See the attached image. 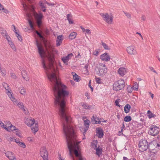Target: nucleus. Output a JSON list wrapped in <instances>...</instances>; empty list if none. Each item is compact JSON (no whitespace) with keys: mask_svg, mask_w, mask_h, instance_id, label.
<instances>
[{"mask_svg":"<svg viewBox=\"0 0 160 160\" xmlns=\"http://www.w3.org/2000/svg\"><path fill=\"white\" fill-rule=\"evenodd\" d=\"M62 41H59L57 39L56 41V46H60L62 44Z\"/></svg>","mask_w":160,"mask_h":160,"instance_id":"nucleus-44","label":"nucleus"},{"mask_svg":"<svg viewBox=\"0 0 160 160\" xmlns=\"http://www.w3.org/2000/svg\"><path fill=\"white\" fill-rule=\"evenodd\" d=\"M4 38L7 40L8 43H10V42H12V41H11V38H10V37L8 36V34L6 35V36H5L4 37Z\"/></svg>","mask_w":160,"mask_h":160,"instance_id":"nucleus-36","label":"nucleus"},{"mask_svg":"<svg viewBox=\"0 0 160 160\" xmlns=\"http://www.w3.org/2000/svg\"><path fill=\"white\" fill-rule=\"evenodd\" d=\"M127 90L129 92H132V88L130 86L128 87Z\"/></svg>","mask_w":160,"mask_h":160,"instance_id":"nucleus-50","label":"nucleus"},{"mask_svg":"<svg viewBox=\"0 0 160 160\" xmlns=\"http://www.w3.org/2000/svg\"><path fill=\"white\" fill-rule=\"evenodd\" d=\"M72 17L71 14H69L67 15V20L70 19V18L72 19Z\"/></svg>","mask_w":160,"mask_h":160,"instance_id":"nucleus-49","label":"nucleus"},{"mask_svg":"<svg viewBox=\"0 0 160 160\" xmlns=\"http://www.w3.org/2000/svg\"><path fill=\"white\" fill-rule=\"evenodd\" d=\"M96 82L98 84L102 83V82L101 78H95Z\"/></svg>","mask_w":160,"mask_h":160,"instance_id":"nucleus-38","label":"nucleus"},{"mask_svg":"<svg viewBox=\"0 0 160 160\" xmlns=\"http://www.w3.org/2000/svg\"><path fill=\"white\" fill-rule=\"evenodd\" d=\"M102 44L105 49L108 50H109L110 49V48H109V46L105 43L103 42L102 41Z\"/></svg>","mask_w":160,"mask_h":160,"instance_id":"nucleus-29","label":"nucleus"},{"mask_svg":"<svg viewBox=\"0 0 160 160\" xmlns=\"http://www.w3.org/2000/svg\"><path fill=\"white\" fill-rule=\"evenodd\" d=\"M98 144V142L97 140H94L92 142L91 146L92 148H93L94 149H95L97 148V144Z\"/></svg>","mask_w":160,"mask_h":160,"instance_id":"nucleus-24","label":"nucleus"},{"mask_svg":"<svg viewBox=\"0 0 160 160\" xmlns=\"http://www.w3.org/2000/svg\"><path fill=\"white\" fill-rule=\"evenodd\" d=\"M90 122V121L88 120H86L84 121V125L85 128H82L81 129V131H83V133L84 136H85L86 133L88 130Z\"/></svg>","mask_w":160,"mask_h":160,"instance_id":"nucleus-11","label":"nucleus"},{"mask_svg":"<svg viewBox=\"0 0 160 160\" xmlns=\"http://www.w3.org/2000/svg\"><path fill=\"white\" fill-rule=\"evenodd\" d=\"M18 90L20 92V93L23 95H24L26 93L25 89L23 87H20L18 88Z\"/></svg>","mask_w":160,"mask_h":160,"instance_id":"nucleus-27","label":"nucleus"},{"mask_svg":"<svg viewBox=\"0 0 160 160\" xmlns=\"http://www.w3.org/2000/svg\"><path fill=\"white\" fill-rule=\"evenodd\" d=\"M159 129L158 127L153 125L150 128L149 133L151 135L155 136L159 133Z\"/></svg>","mask_w":160,"mask_h":160,"instance_id":"nucleus-8","label":"nucleus"},{"mask_svg":"<svg viewBox=\"0 0 160 160\" xmlns=\"http://www.w3.org/2000/svg\"><path fill=\"white\" fill-rule=\"evenodd\" d=\"M77 35V33L76 32H72L69 36V38L71 40L75 39Z\"/></svg>","mask_w":160,"mask_h":160,"instance_id":"nucleus-25","label":"nucleus"},{"mask_svg":"<svg viewBox=\"0 0 160 160\" xmlns=\"http://www.w3.org/2000/svg\"><path fill=\"white\" fill-rule=\"evenodd\" d=\"M40 154L43 160H48V153L45 148L43 147L41 148L40 149Z\"/></svg>","mask_w":160,"mask_h":160,"instance_id":"nucleus-10","label":"nucleus"},{"mask_svg":"<svg viewBox=\"0 0 160 160\" xmlns=\"http://www.w3.org/2000/svg\"><path fill=\"white\" fill-rule=\"evenodd\" d=\"M16 35V37H17L18 38L19 41H22V36L21 35H20L19 34H18L17 35Z\"/></svg>","mask_w":160,"mask_h":160,"instance_id":"nucleus-47","label":"nucleus"},{"mask_svg":"<svg viewBox=\"0 0 160 160\" xmlns=\"http://www.w3.org/2000/svg\"><path fill=\"white\" fill-rule=\"evenodd\" d=\"M0 70L1 72L2 73V75L5 76L6 74V72L4 68H2L0 67Z\"/></svg>","mask_w":160,"mask_h":160,"instance_id":"nucleus-34","label":"nucleus"},{"mask_svg":"<svg viewBox=\"0 0 160 160\" xmlns=\"http://www.w3.org/2000/svg\"><path fill=\"white\" fill-rule=\"evenodd\" d=\"M0 126L2 127L3 128H4L5 127V125H4V123L1 121H0Z\"/></svg>","mask_w":160,"mask_h":160,"instance_id":"nucleus-56","label":"nucleus"},{"mask_svg":"<svg viewBox=\"0 0 160 160\" xmlns=\"http://www.w3.org/2000/svg\"><path fill=\"white\" fill-rule=\"evenodd\" d=\"M101 59L103 61L108 62L110 60V56L107 53H105L100 56Z\"/></svg>","mask_w":160,"mask_h":160,"instance_id":"nucleus-14","label":"nucleus"},{"mask_svg":"<svg viewBox=\"0 0 160 160\" xmlns=\"http://www.w3.org/2000/svg\"><path fill=\"white\" fill-rule=\"evenodd\" d=\"M5 154L6 156L10 160H16L15 155L12 152L8 151Z\"/></svg>","mask_w":160,"mask_h":160,"instance_id":"nucleus-15","label":"nucleus"},{"mask_svg":"<svg viewBox=\"0 0 160 160\" xmlns=\"http://www.w3.org/2000/svg\"><path fill=\"white\" fill-rule=\"evenodd\" d=\"M8 44L10 45L11 47L13 50L14 51H16V49L15 46L13 43L12 41L11 42H10V43H9Z\"/></svg>","mask_w":160,"mask_h":160,"instance_id":"nucleus-32","label":"nucleus"},{"mask_svg":"<svg viewBox=\"0 0 160 160\" xmlns=\"http://www.w3.org/2000/svg\"><path fill=\"white\" fill-rule=\"evenodd\" d=\"M107 72V68L106 65L103 64H101L98 69V71L97 72L96 74L99 76H103L105 75Z\"/></svg>","mask_w":160,"mask_h":160,"instance_id":"nucleus-6","label":"nucleus"},{"mask_svg":"<svg viewBox=\"0 0 160 160\" xmlns=\"http://www.w3.org/2000/svg\"><path fill=\"white\" fill-rule=\"evenodd\" d=\"M123 128H122V127L121 131H119L118 132V135H121L122 134H123V133H122V131L123 130V128L125 127L124 125V124H123Z\"/></svg>","mask_w":160,"mask_h":160,"instance_id":"nucleus-45","label":"nucleus"},{"mask_svg":"<svg viewBox=\"0 0 160 160\" xmlns=\"http://www.w3.org/2000/svg\"><path fill=\"white\" fill-rule=\"evenodd\" d=\"M124 120L126 122H129L132 120V118L130 116H126L124 118Z\"/></svg>","mask_w":160,"mask_h":160,"instance_id":"nucleus-30","label":"nucleus"},{"mask_svg":"<svg viewBox=\"0 0 160 160\" xmlns=\"http://www.w3.org/2000/svg\"><path fill=\"white\" fill-rule=\"evenodd\" d=\"M72 75L73 76V79L76 82H78L80 81V77L75 72H72Z\"/></svg>","mask_w":160,"mask_h":160,"instance_id":"nucleus-22","label":"nucleus"},{"mask_svg":"<svg viewBox=\"0 0 160 160\" xmlns=\"http://www.w3.org/2000/svg\"><path fill=\"white\" fill-rule=\"evenodd\" d=\"M99 51L96 50L93 52V54L95 56H97L98 55Z\"/></svg>","mask_w":160,"mask_h":160,"instance_id":"nucleus-46","label":"nucleus"},{"mask_svg":"<svg viewBox=\"0 0 160 160\" xmlns=\"http://www.w3.org/2000/svg\"><path fill=\"white\" fill-rule=\"evenodd\" d=\"M22 4L23 6V7L24 9L27 12V15L28 17H29L30 15L28 12V11L30 10L32 12H33L35 9L34 7L32 5H28L25 3L24 2H22Z\"/></svg>","mask_w":160,"mask_h":160,"instance_id":"nucleus-7","label":"nucleus"},{"mask_svg":"<svg viewBox=\"0 0 160 160\" xmlns=\"http://www.w3.org/2000/svg\"><path fill=\"white\" fill-rule=\"evenodd\" d=\"M4 128L7 131L10 132L11 131H16V132H18V130L16 128V127L14 126L11 125L10 126L8 125V124L5 125V127Z\"/></svg>","mask_w":160,"mask_h":160,"instance_id":"nucleus-17","label":"nucleus"},{"mask_svg":"<svg viewBox=\"0 0 160 160\" xmlns=\"http://www.w3.org/2000/svg\"><path fill=\"white\" fill-rule=\"evenodd\" d=\"M139 149L140 151L143 152L149 148V144L148 142L146 140H141L138 143Z\"/></svg>","mask_w":160,"mask_h":160,"instance_id":"nucleus-3","label":"nucleus"},{"mask_svg":"<svg viewBox=\"0 0 160 160\" xmlns=\"http://www.w3.org/2000/svg\"><path fill=\"white\" fill-rule=\"evenodd\" d=\"M62 35H60L58 36L57 38V39L59 41H62Z\"/></svg>","mask_w":160,"mask_h":160,"instance_id":"nucleus-48","label":"nucleus"},{"mask_svg":"<svg viewBox=\"0 0 160 160\" xmlns=\"http://www.w3.org/2000/svg\"><path fill=\"white\" fill-rule=\"evenodd\" d=\"M82 106L83 108L85 109H90V107L89 106H88L86 103H83L82 104Z\"/></svg>","mask_w":160,"mask_h":160,"instance_id":"nucleus-40","label":"nucleus"},{"mask_svg":"<svg viewBox=\"0 0 160 160\" xmlns=\"http://www.w3.org/2000/svg\"><path fill=\"white\" fill-rule=\"evenodd\" d=\"M149 69L151 71H152L153 72L155 73H157L156 72V71L155 70H154V69L153 67H149Z\"/></svg>","mask_w":160,"mask_h":160,"instance_id":"nucleus-57","label":"nucleus"},{"mask_svg":"<svg viewBox=\"0 0 160 160\" xmlns=\"http://www.w3.org/2000/svg\"><path fill=\"white\" fill-rule=\"evenodd\" d=\"M125 86V82L123 80H119L116 81L113 84V89L119 91L123 89Z\"/></svg>","mask_w":160,"mask_h":160,"instance_id":"nucleus-4","label":"nucleus"},{"mask_svg":"<svg viewBox=\"0 0 160 160\" xmlns=\"http://www.w3.org/2000/svg\"><path fill=\"white\" fill-rule=\"evenodd\" d=\"M100 15L103 18V20L109 24H112L113 18L112 15H109L108 13H101Z\"/></svg>","mask_w":160,"mask_h":160,"instance_id":"nucleus-5","label":"nucleus"},{"mask_svg":"<svg viewBox=\"0 0 160 160\" xmlns=\"http://www.w3.org/2000/svg\"><path fill=\"white\" fill-rule=\"evenodd\" d=\"M8 96L9 98H10L11 100L13 102H14L19 108H20L22 109V110L23 111H25V110L24 108V105L23 103L21 102H18L17 101L16 99L12 96V94H10V95L8 94Z\"/></svg>","mask_w":160,"mask_h":160,"instance_id":"nucleus-9","label":"nucleus"},{"mask_svg":"<svg viewBox=\"0 0 160 160\" xmlns=\"http://www.w3.org/2000/svg\"><path fill=\"white\" fill-rule=\"evenodd\" d=\"M10 75L11 77L13 79H16L17 78V77L14 73H11Z\"/></svg>","mask_w":160,"mask_h":160,"instance_id":"nucleus-42","label":"nucleus"},{"mask_svg":"<svg viewBox=\"0 0 160 160\" xmlns=\"http://www.w3.org/2000/svg\"><path fill=\"white\" fill-rule=\"evenodd\" d=\"M128 53L130 55H135L136 53L135 47L133 45H131L127 48Z\"/></svg>","mask_w":160,"mask_h":160,"instance_id":"nucleus-12","label":"nucleus"},{"mask_svg":"<svg viewBox=\"0 0 160 160\" xmlns=\"http://www.w3.org/2000/svg\"><path fill=\"white\" fill-rule=\"evenodd\" d=\"M115 103L116 105L117 106L120 107V105L119 104V100H115Z\"/></svg>","mask_w":160,"mask_h":160,"instance_id":"nucleus-55","label":"nucleus"},{"mask_svg":"<svg viewBox=\"0 0 160 160\" xmlns=\"http://www.w3.org/2000/svg\"><path fill=\"white\" fill-rule=\"evenodd\" d=\"M3 86L5 88L7 92V93H8V94L10 95V94H12L11 92H10V91H9V90H8L9 86H8V85L7 84L5 83H4L3 84Z\"/></svg>","mask_w":160,"mask_h":160,"instance_id":"nucleus-28","label":"nucleus"},{"mask_svg":"<svg viewBox=\"0 0 160 160\" xmlns=\"http://www.w3.org/2000/svg\"><path fill=\"white\" fill-rule=\"evenodd\" d=\"M2 12L6 13H8L9 12V11L7 9L4 8Z\"/></svg>","mask_w":160,"mask_h":160,"instance_id":"nucleus-58","label":"nucleus"},{"mask_svg":"<svg viewBox=\"0 0 160 160\" xmlns=\"http://www.w3.org/2000/svg\"><path fill=\"white\" fill-rule=\"evenodd\" d=\"M96 130L97 133L98 135V137L100 138H102L103 135V133L102 129L100 128H97Z\"/></svg>","mask_w":160,"mask_h":160,"instance_id":"nucleus-20","label":"nucleus"},{"mask_svg":"<svg viewBox=\"0 0 160 160\" xmlns=\"http://www.w3.org/2000/svg\"><path fill=\"white\" fill-rule=\"evenodd\" d=\"M5 8H4V7L3 6H2V4L1 5V6H0V11H2Z\"/></svg>","mask_w":160,"mask_h":160,"instance_id":"nucleus-62","label":"nucleus"},{"mask_svg":"<svg viewBox=\"0 0 160 160\" xmlns=\"http://www.w3.org/2000/svg\"><path fill=\"white\" fill-rule=\"evenodd\" d=\"M80 28L82 29L83 32H84L86 31V29H85L84 28L82 27V26L80 27Z\"/></svg>","mask_w":160,"mask_h":160,"instance_id":"nucleus-63","label":"nucleus"},{"mask_svg":"<svg viewBox=\"0 0 160 160\" xmlns=\"http://www.w3.org/2000/svg\"><path fill=\"white\" fill-rule=\"evenodd\" d=\"M148 116L150 118H151L154 117V114L152 113L151 112L150 114Z\"/></svg>","mask_w":160,"mask_h":160,"instance_id":"nucleus-60","label":"nucleus"},{"mask_svg":"<svg viewBox=\"0 0 160 160\" xmlns=\"http://www.w3.org/2000/svg\"><path fill=\"white\" fill-rule=\"evenodd\" d=\"M43 17V15L42 13H37L36 15V18L38 25L40 27L42 24L41 20Z\"/></svg>","mask_w":160,"mask_h":160,"instance_id":"nucleus-13","label":"nucleus"},{"mask_svg":"<svg viewBox=\"0 0 160 160\" xmlns=\"http://www.w3.org/2000/svg\"><path fill=\"white\" fill-rule=\"evenodd\" d=\"M66 99H55V103L59 108V113L62 123L69 154L73 158L72 152L73 151L76 156L78 158L79 160H82L81 154L78 151L79 149L78 144L80 142H76V136L73 127L70 125L71 118L66 112Z\"/></svg>","mask_w":160,"mask_h":160,"instance_id":"nucleus-1","label":"nucleus"},{"mask_svg":"<svg viewBox=\"0 0 160 160\" xmlns=\"http://www.w3.org/2000/svg\"><path fill=\"white\" fill-rule=\"evenodd\" d=\"M131 108V106L129 104H126L124 108V110L125 112L126 113H128L130 109Z\"/></svg>","mask_w":160,"mask_h":160,"instance_id":"nucleus-26","label":"nucleus"},{"mask_svg":"<svg viewBox=\"0 0 160 160\" xmlns=\"http://www.w3.org/2000/svg\"><path fill=\"white\" fill-rule=\"evenodd\" d=\"M39 4L41 8H46L44 3H43L42 1H40Z\"/></svg>","mask_w":160,"mask_h":160,"instance_id":"nucleus-35","label":"nucleus"},{"mask_svg":"<svg viewBox=\"0 0 160 160\" xmlns=\"http://www.w3.org/2000/svg\"><path fill=\"white\" fill-rule=\"evenodd\" d=\"M123 160H129V159L126 157H123Z\"/></svg>","mask_w":160,"mask_h":160,"instance_id":"nucleus-64","label":"nucleus"},{"mask_svg":"<svg viewBox=\"0 0 160 160\" xmlns=\"http://www.w3.org/2000/svg\"><path fill=\"white\" fill-rule=\"evenodd\" d=\"M68 20V21L69 24H73V22L72 20V18H70V19Z\"/></svg>","mask_w":160,"mask_h":160,"instance_id":"nucleus-54","label":"nucleus"},{"mask_svg":"<svg viewBox=\"0 0 160 160\" xmlns=\"http://www.w3.org/2000/svg\"><path fill=\"white\" fill-rule=\"evenodd\" d=\"M85 32L87 34H90L91 33V31L90 30L88 29H86Z\"/></svg>","mask_w":160,"mask_h":160,"instance_id":"nucleus-59","label":"nucleus"},{"mask_svg":"<svg viewBox=\"0 0 160 160\" xmlns=\"http://www.w3.org/2000/svg\"><path fill=\"white\" fill-rule=\"evenodd\" d=\"M25 124L29 127H31L33 124H35V127H33L31 128L32 131L34 133L38 130V123H36L35 120L32 118H27L25 121Z\"/></svg>","mask_w":160,"mask_h":160,"instance_id":"nucleus-2","label":"nucleus"},{"mask_svg":"<svg viewBox=\"0 0 160 160\" xmlns=\"http://www.w3.org/2000/svg\"><path fill=\"white\" fill-rule=\"evenodd\" d=\"M123 12L128 18H131V15L130 13L124 11H123Z\"/></svg>","mask_w":160,"mask_h":160,"instance_id":"nucleus-39","label":"nucleus"},{"mask_svg":"<svg viewBox=\"0 0 160 160\" xmlns=\"http://www.w3.org/2000/svg\"><path fill=\"white\" fill-rule=\"evenodd\" d=\"M15 142H16L17 143H18V144L19 143V142H20L19 139L18 138V139L16 138V139H15Z\"/></svg>","mask_w":160,"mask_h":160,"instance_id":"nucleus-61","label":"nucleus"},{"mask_svg":"<svg viewBox=\"0 0 160 160\" xmlns=\"http://www.w3.org/2000/svg\"><path fill=\"white\" fill-rule=\"evenodd\" d=\"M96 151V154L99 157L102 154V149L98 146V148L95 149Z\"/></svg>","mask_w":160,"mask_h":160,"instance_id":"nucleus-23","label":"nucleus"},{"mask_svg":"<svg viewBox=\"0 0 160 160\" xmlns=\"http://www.w3.org/2000/svg\"><path fill=\"white\" fill-rule=\"evenodd\" d=\"M88 86L90 88L91 91L92 92H93V88L91 86V80H90L89 82V84H88Z\"/></svg>","mask_w":160,"mask_h":160,"instance_id":"nucleus-52","label":"nucleus"},{"mask_svg":"<svg viewBox=\"0 0 160 160\" xmlns=\"http://www.w3.org/2000/svg\"><path fill=\"white\" fill-rule=\"evenodd\" d=\"M48 4L49 5V6H54L55 5H56V4H57L58 5V4L56 2V3H48Z\"/></svg>","mask_w":160,"mask_h":160,"instance_id":"nucleus-51","label":"nucleus"},{"mask_svg":"<svg viewBox=\"0 0 160 160\" xmlns=\"http://www.w3.org/2000/svg\"><path fill=\"white\" fill-rule=\"evenodd\" d=\"M118 72L121 76H123L126 73L127 71L125 68H121L118 69Z\"/></svg>","mask_w":160,"mask_h":160,"instance_id":"nucleus-19","label":"nucleus"},{"mask_svg":"<svg viewBox=\"0 0 160 160\" xmlns=\"http://www.w3.org/2000/svg\"><path fill=\"white\" fill-rule=\"evenodd\" d=\"M18 145L21 147L23 148H24L26 147V146L25 144L23 142H19V143L18 144Z\"/></svg>","mask_w":160,"mask_h":160,"instance_id":"nucleus-37","label":"nucleus"},{"mask_svg":"<svg viewBox=\"0 0 160 160\" xmlns=\"http://www.w3.org/2000/svg\"><path fill=\"white\" fill-rule=\"evenodd\" d=\"M35 32L36 33L38 36L41 39H42L43 41H44L45 40V38L38 31L35 30Z\"/></svg>","mask_w":160,"mask_h":160,"instance_id":"nucleus-31","label":"nucleus"},{"mask_svg":"<svg viewBox=\"0 0 160 160\" xmlns=\"http://www.w3.org/2000/svg\"><path fill=\"white\" fill-rule=\"evenodd\" d=\"M22 75L24 79H25L26 81H29V78L28 77L25 70H23L22 72Z\"/></svg>","mask_w":160,"mask_h":160,"instance_id":"nucleus-21","label":"nucleus"},{"mask_svg":"<svg viewBox=\"0 0 160 160\" xmlns=\"http://www.w3.org/2000/svg\"><path fill=\"white\" fill-rule=\"evenodd\" d=\"M73 54L72 53H71L69 54L67 56L63 57L62 59V60L64 64L67 65H68V62L69 60L71 58Z\"/></svg>","mask_w":160,"mask_h":160,"instance_id":"nucleus-16","label":"nucleus"},{"mask_svg":"<svg viewBox=\"0 0 160 160\" xmlns=\"http://www.w3.org/2000/svg\"><path fill=\"white\" fill-rule=\"evenodd\" d=\"M133 89L134 90H138V86L137 85V84H135L132 87Z\"/></svg>","mask_w":160,"mask_h":160,"instance_id":"nucleus-43","label":"nucleus"},{"mask_svg":"<svg viewBox=\"0 0 160 160\" xmlns=\"http://www.w3.org/2000/svg\"><path fill=\"white\" fill-rule=\"evenodd\" d=\"M0 32L3 37H4L8 34V33H7L6 31L4 30H1L0 31Z\"/></svg>","mask_w":160,"mask_h":160,"instance_id":"nucleus-33","label":"nucleus"},{"mask_svg":"<svg viewBox=\"0 0 160 160\" xmlns=\"http://www.w3.org/2000/svg\"><path fill=\"white\" fill-rule=\"evenodd\" d=\"M92 122L93 124H100L101 121L98 117H97L93 115L92 118Z\"/></svg>","mask_w":160,"mask_h":160,"instance_id":"nucleus-18","label":"nucleus"},{"mask_svg":"<svg viewBox=\"0 0 160 160\" xmlns=\"http://www.w3.org/2000/svg\"><path fill=\"white\" fill-rule=\"evenodd\" d=\"M28 22L31 28L32 29H33L34 28L32 22L30 20H28Z\"/></svg>","mask_w":160,"mask_h":160,"instance_id":"nucleus-41","label":"nucleus"},{"mask_svg":"<svg viewBox=\"0 0 160 160\" xmlns=\"http://www.w3.org/2000/svg\"><path fill=\"white\" fill-rule=\"evenodd\" d=\"M28 140L29 141L32 142L33 140V138L32 137H29L28 138Z\"/></svg>","mask_w":160,"mask_h":160,"instance_id":"nucleus-53","label":"nucleus"}]
</instances>
